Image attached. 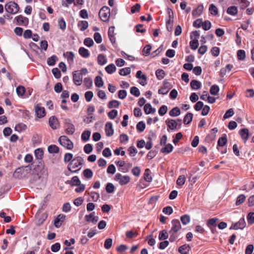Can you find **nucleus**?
Instances as JSON below:
<instances>
[{
  "label": "nucleus",
  "mask_w": 254,
  "mask_h": 254,
  "mask_svg": "<svg viewBox=\"0 0 254 254\" xmlns=\"http://www.w3.org/2000/svg\"><path fill=\"white\" fill-rule=\"evenodd\" d=\"M136 78L141 79L142 81H140V84L143 86L147 84V77L145 74H143L141 70L137 71L136 74Z\"/></svg>",
  "instance_id": "18"
},
{
  "label": "nucleus",
  "mask_w": 254,
  "mask_h": 254,
  "mask_svg": "<svg viewBox=\"0 0 254 254\" xmlns=\"http://www.w3.org/2000/svg\"><path fill=\"white\" fill-rule=\"evenodd\" d=\"M247 220L249 224L252 225L254 223V212H250L247 215Z\"/></svg>",
  "instance_id": "64"
},
{
  "label": "nucleus",
  "mask_w": 254,
  "mask_h": 254,
  "mask_svg": "<svg viewBox=\"0 0 254 254\" xmlns=\"http://www.w3.org/2000/svg\"><path fill=\"white\" fill-rule=\"evenodd\" d=\"M219 91V88L217 85H212L210 89V93L213 95H216Z\"/></svg>",
  "instance_id": "52"
},
{
  "label": "nucleus",
  "mask_w": 254,
  "mask_h": 254,
  "mask_svg": "<svg viewBox=\"0 0 254 254\" xmlns=\"http://www.w3.org/2000/svg\"><path fill=\"white\" fill-rule=\"evenodd\" d=\"M105 70L108 73L112 74L115 72L116 67L114 64H111L105 67Z\"/></svg>",
  "instance_id": "37"
},
{
  "label": "nucleus",
  "mask_w": 254,
  "mask_h": 254,
  "mask_svg": "<svg viewBox=\"0 0 254 254\" xmlns=\"http://www.w3.org/2000/svg\"><path fill=\"white\" fill-rule=\"evenodd\" d=\"M239 133L245 143L249 138V131L247 128H243L239 131Z\"/></svg>",
  "instance_id": "22"
},
{
  "label": "nucleus",
  "mask_w": 254,
  "mask_h": 254,
  "mask_svg": "<svg viewBox=\"0 0 254 254\" xmlns=\"http://www.w3.org/2000/svg\"><path fill=\"white\" fill-rule=\"evenodd\" d=\"M95 85L98 87H101L103 86L104 82L102 78L99 76H96L95 79Z\"/></svg>",
  "instance_id": "48"
},
{
  "label": "nucleus",
  "mask_w": 254,
  "mask_h": 254,
  "mask_svg": "<svg viewBox=\"0 0 254 254\" xmlns=\"http://www.w3.org/2000/svg\"><path fill=\"white\" fill-rule=\"evenodd\" d=\"M246 196L244 194H240L237 197L236 202V205L237 206L240 205L242 204L246 199Z\"/></svg>",
  "instance_id": "43"
},
{
  "label": "nucleus",
  "mask_w": 254,
  "mask_h": 254,
  "mask_svg": "<svg viewBox=\"0 0 254 254\" xmlns=\"http://www.w3.org/2000/svg\"><path fill=\"white\" fill-rule=\"evenodd\" d=\"M35 111L37 117L39 118H43L46 115L44 108L40 107L39 105L35 106Z\"/></svg>",
  "instance_id": "14"
},
{
  "label": "nucleus",
  "mask_w": 254,
  "mask_h": 254,
  "mask_svg": "<svg viewBox=\"0 0 254 254\" xmlns=\"http://www.w3.org/2000/svg\"><path fill=\"white\" fill-rule=\"evenodd\" d=\"M218 220V219L217 218H212L209 219L207 222V226L209 228H211V227H216V222Z\"/></svg>",
  "instance_id": "33"
},
{
  "label": "nucleus",
  "mask_w": 254,
  "mask_h": 254,
  "mask_svg": "<svg viewBox=\"0 0 254 254\" xmlns=\"http://www.w3.org/2000/svg\"><path fill=\"white\" fill-rule=\"evenodd\" d=\"M5 9L9 13L15 14L19 10V5L14 1H10L5 5Z\"/></svg>",
  "instance_id": "4"
},
{
  "label": "nucleus",
  "mask_w": 254,
  "mask_h": 254,
  "mask_svg": "<svg viewBox=\"0 0 254 254\" xmlns=\"http://www.w3.org/2000/svg\"><path fill=\"white\" fill-rule=\"evenodd\" d=\"M130 92L131 94L135 97H139L140 94L139 89L135 86H133L130 88Z\"/></svg>",
  "instance_id": "60"
},
{
  "label": "nucleus",
  "mask_w": 254,
  "mask_h": 254,
  "mask_svg": "<svg viewBox=\"0 0 254 254\" xmlns=\"http://www.w3.org/2000/svg\"><path fill=\"white\" fill-rule=\"evenodd\" d=\"M15 19L18 25L27 26L28 24V19L21 15L16 17Z\"/></svg>",
  "instance_id": "16"
},
{
  "label": "nucleus",
  "mask_w": 254,
  "mask_h": 254,
  "mask_svg": "<svg viewBox=\"0 0 254 254\" xmlns=\"http://www.w3.org/2000/svg\"><path fill=\"white\" fill-rule=\"evenodd\" d=\"M173 149V146L171 143L167 144L161 150L162 153L169 154L171 153Z\"/></svg>",
  "instance_id": "28"
},
{
  "label": "nucleus",
  "mask_w": 254,
  "mask_h": 254,
  "mask_svg": "<svg viewBox=\"0 0 254 254\" xmlns=\"http://www.w3.org/2000/svg\"><path fill=\"white\" fill-rule=\"evenodd\" d=\"M227 12L230 15H235L238 13L237 7L235 6H231L228 8Z\"/></svg>",
  "instance_id": "41"
},
{
  "label": "nucleus",
  "mask_w": 254,
  "mask_h": 254,
  "mask_svg": "<svg viewBox=\"0 0 254 254\" xmlns=\"http://www.w3.org/2000/svg\"><path fill=\"white\" fill-rule=\"evenodd\" d=\"M47 217L48 215L46 213H43L36 215L35 221L36 225L38 226H41L47 219Z\"/></svg>",
  "instance_id": "9"
},
{
  "label": "nucleus",
  "mask_w": 254,
  "mask_h": 254,
  "mask_svg": "<svg viewBox=\"0 0 254 254\" xmlns=\"http://www.w3.org/2000/svg\"><path fill=\"white\" fill-rule=\"evenodd\" d=\"M167 106L166 105H162L159 108L158 110V113L160 116H164L167 113Z\"/></svg>",
  "instance_id": "63"
},
{
  "label": "nucleus",
  "mask_w": 254,
  "mask_h": 254,
  "mask_svg": "<svg viewBox=\"0 0 254 254\" xmlns=\"http://www.w3.org/2000/svg\"><path fill=\"white\" fill-rule=\"evenodd\" d=\"M90 135H91L90 131L85 130L82 132V133L81 134V139L83 141L86 142L89 140Z\"/></svg>",
  "instance_id": "39"
},
{
  "label": "nucleus",
  "mask_w": 254,
  "mask_h": 254,
  "mask_svg": "<svg viewBox=\"0 0 254 254\" xmlns=\"http://www.w3.org/2000/svg\"><path fill=\"white\" fill-rule=\"evenodd\" d=\"M240 1V7L242 9H244L245 8L248 7L250 2L248 0H239Z\"/></svg>",
  "instance_id": "54"
},
{
  "label": "nucleus",
  "mask_w": 254,
  "mask_h": 254,
  "mask_svg": "<svg viewBox=\"0 0 254 254\" xmlns=\"http://www.w3.org/2000/svg\"><path fill=\"white\" fill-rule=\"evenodd\" d=\"M84 176L87 179H90L93 176V172L90 169H86L83 172Z\"/></svg>",
  "instance_id": "51"
},
{
  "label": "nucleus",
  "mask_w": 254,
  "mask_h": 254,
  "mask_svg": "<svg viewBox=\"0 0 254 254\" xmlns=\"http://www.w3.org/2000/svg\"><path fill=\"white\" fill-rule=\"evenodd\" d=\"M77 26L80 31H83L88 28V23L85 20H80L78 22Z\"/></svg>",
  "instance_id": "26"
},
{
  "label": "nucleus",
  "mask_w": 254,
  "mask_h": 254,
  "mask_svg": "<svg viewBox=\"0 0 254 254\" xmlns=\"http://www.w3.org/2000/svg\"><path fill=\"white\" fill-rule=\"evenodd\" d=\"M165 123L167 126V130L168 131L169 129L171 130H176L180 128L181 127V124L179 125L177 122L173 119H168L166 120Z\"/></svg>",
  "instance_id": "7"
},
{
  "label": "nucleus",
  "mask_w": 254,
  "mask_h": 254,
  "mask_svg": "<svg viewBox=\"0 0 254 254\" xmlns=\"http://www.w3.org/2000/svg\"><path fill=\"white\" fill-rule=\"evenodd\" d=\"M246 223L245 219L244 218H241L238 222L232 224L230 227V229H243L246 227Z\"/></svg>",
  "instance_id": "10"
},
{
  "label": "nucleus",
  "mask_w": 254,
  "mask_h": 254,
  "mask_svg": "<svg viewBox=\"0 0 254 254\" xmlns=\"http://www.w3.org/2000/svg\"><path fill=\"white\" fill-rule=\"evenodd\" d=\"M203 6L202 5H199L195 9L192 11V14L194 17L200 16L203 12Z\"/></svg>",
  "instance_id": "24"
},
{
  "label": "nucleus",
  "mask_w": 254,
  "mask_h": 254,
  "mask_svg": "<svg viewBox=\"0 0 254 254\" xmlns=\"http://www.w3.org/2000/svg\"><path fill=\"white\" fill-rule=\"evenodd\" d=\"M66 216L64 214H59L54 220V225L56 228H60L65 221Z\"/></svg>",
  "instance_id": "11"
},
{
  "label": "nucleus",
  "mask_w": 254,
  "mask_h": 254,
  "mask_svg": "<svg viewBox=\"0 0 254 254\" xmlns=\"http://www.w3.org/2000/svg\"><path fill=\"white\" fill-rule=\"evenodd\" d=\"M84 84L87 89H90L93 84L92 80L89 77L84 79Z\"/></svg>",
  "instance_id": "45"
},
{
  "label": "nucleus",
  "mask_w": 254,
  "mask_h": 254,
  "mask_svg": "<svg viewBox=\"0 0 254 254\" xmlns=\"http://www.w3.org/2000/svg\"><path fill=\"white\" fill-rule=\"evenodd\" d=\"M144 111L146 114L154 113L155 109L153 108L150 103H147L144 105Z\"/></svg>",
  "instance_id": "30"
},
{
  "label": "nucleus",
  "mask_w": 254,
  "mask_h": 254,
  "mask_svg": "<svg viewBox=\"0 0 254 254\" xmlns=\"http://www.w3.org/2000/svg\"><path fill=\"white\" fill-rule=\"evenodd\" d=\"M190 247L189 245H184L179 248V252L181 254H189Z\"/></svg>",
  "instance_id": "25"
},
{
  "label": "nucleus",
  "mask_w": 254,
  "mask_h": 254,
  "mask_svg": "<svg viewBox=\"0 0 254 254\" xmlns=\"http://www.w3.org/2000/svg\"><path fill=\"white\" fill-rule=\"evenodd\" d=\"M114 27L112 26L109 28L108 30V36L110 38V40L111 41L112 44H114L116 43V39L114 35Z\"/></svg>",
  "instance_id": "27"
},
{
  "label": "nucleus",
  "mask_w": 254,
  "mask_h": 254,
  "mask_svg": "<svg viewBox=\"0 0 254 254\" xmlns=\"http://www.w3.org/2000/svg\"><path fill=\"white\" fill-rule=\"evenodd\" d=\"M58 141L62 146L68 150H72L73 148V142L66 136H60Z\"/></svg>",
  "instance_id": "2"
},
{
  "label": "nucleus",
  "mask_w": 254,
  "mask_h": 254,
  "mask_svg": "<svg viewBox=\"0 0 254 254\" xmlns=\"http://www.w3.org/2000/svg\"><path fill=\"white\" fill-rule=\"evenodd\" d=\"M112 243L113 240L111 238L107 239L104 243V248L107 250L110 249L112 246Z\"/></svg>",
  "instance_id": "61"
},
{
  "label": "nucleus",
  "mask_w": 254,
  "mask_h": 254,
  "mask_svg": "<svg viewBox=\"0 0 254 254\" xmlns=\"http://www.w3.org/2000/svg\"><path fill=\"white\" fill-rule=\"evenodd\" d=\"M58 60V57L56 55H53L47 59V64L49 65L53 66Z\"/></svg>",
  "instance_id": "35"
},
{
  "label": "nucleus",
  "mask_w": 254,
  "mask_h": 254,
  "mask_svg": "<svg viewBox=\"0 0 254 254\" xmlns=\"http://www.w3.org/2000/svg\"><path fill=\"white\" fill-rule=\"evenodd\" d=\"M167 13L168 14V19L166 21V26L167 30L171 32L173 30L174 23V12L172 9H167Z\"/></svg>",
  "instance_id": "6"
},
{
  "label": "nucleus",
  "mask_w": 254,
  "mask_h": 254,
  "mask_svg": "<svg viewBox=\"0 0 254 254\" xmlns=\"http://www.w3.org/2000/svg\"><path fill=\"white\" fill-rule=\"evenodd\" d=\"M172 227L170 230L173 232H178V231L181 229V225L180 222L178 219H173L172 221Z\"/></svg>",
  "instance_id": "17"
},
{
  "label": "nucleus",
  "mask_w": 254,
  "mask_h": 254,
  "mask_svg": "<svg viewBox=\"0 0 254 254\" xmlns=\"http://www.w3.org/2000/svg\"><path fill=\"white\" fill-rule=\"evenodd\" d=\"M151 50V46L150 45L148 44L146 45L142 50V54L145 56H148L150 53Z\"/></svg>",
  "instance_id": "56"
},
{
  "label": "nucleus",
  "mask_w": 254,
  "mask_h": 254,
  "mask_svg": "<svg viewBox=\"0 0 254 254\" xmlns=\"http://www.w3.org/2000/svg\"><path fill=\"white\" fill-rule=\"evenodd\" d=\"M157 78L159 80L162 79L165 74V71L163 69H157L155 72Z\"/></svg>",
  "instance_id": "50"
},
{
  "label": "nucleus",
  "mask_w": 254,
  "mask_h": 254,
  "mask_svg": "<svg viewBox=\"0 0 254 254\" xmlns=\"http://www.w3.org/2000/svg\"><path fill=\"white\" fill-rule=\"evenodd\" d=\"M115 180L118 182L121 185H124L127 184V176H123L119 173H117L116 175Z\"/></svg>",
  "instance_id": "15"
},
{
  "label": "nucleus",
  "mask_w": 254,
  "mask_h": 254,
  "mask_svg": "<svg viewBox=\"0 0 254 254\" xmlns=\"http://www.w3.org/2000/svg\"><path fill=\"white\" fill-rule=\"evenodd\" d=\"M73 81L77 86H79L82 82V76L78 73V71H74L72 73Z\"/></svg>",
  "instance_id": "12"
},
{
  "label": "nucleus",
  "mask_w": 254,
  "mask_h": 254,
  "mask_svg": "<svg viewBox=\"0 0 254 254\" xmlns=\"http://www.w3.org/2000/svg\"><path fill=\"white\" fill-rule=\"evenodd\" d=\"M210 13L213 15H216L218 13V10L217 7L214 4H211L209 7Z\"/></svg>",
  "instance_id": "44"
},
{
  "label": "nucleus",
  "mask_w": 254,
  "mask_h": 254,
  "mask_svg": "<svg viewBox=\"0 0 254 254\" xmlns=\"http://www.w3.org/2000/svg\"><path fill=\"white\" fill-rule=\"evenodd\" d=\"M84 159L81 156L75 157L68 165L69 171L72 173H76L81 169V166L83 164Z\"/></svg>",
  "instance_id": "1"
},
{
  "label": "nucleus",
  "mask_w": 254,
  "mask_h": 254,
  "mask_svg": "<svg viewBox=\"0 0 254 254\" xmlns=\"http://www.w3.org/2000/svg\"><path fill=\"white\" fill-rule=\"evenodd\" d=\"M31 170V167L29 166L19 167L15 170L13 176L16 179L21 178L24 173H29Z\"/></svg>",
  "instance_id": "3"
},
{
  "label": "nucleus",
  "mask_w": 254,
  "mask_h": 254,
  "mask_svg": "<svg viewBox=\"0 0 254 254\" xmlns=\"http://www.w3.org/2000/svg\"><path fill=\"white\" fill-rule=\"evenodd\" d=\"M110 16V9L106 6L101 8L99 12V16L104 22L108 21Z\"/></svg>",
  "instance_id": "5"
},
{
  "label": "nucleus",
  "mask_w": 254,
  "mask_h": 254,
  "mask_svg": "<svg viewBox=\"0 0 254 254\" xmlns=\"http://www.w3.org/2000/svg\"><path fill=\"white\" fill-rule=\"evenodd\" d=\"M168 238V233L166 230H163L159 232V239L160 240H166Z\"/></svg>",
  "instance_id": "47"
},
{
  "label": "nucleus",
  "mask_w": 254,
  "mask_h": 254,
  "mask_svg": "<svg viewBox=\"0 0 254 254\" xmlns=\"http://www.w3.org/2000/svg\"><path fill=\"white\" fill-rule=\"evenodd\" d=\"M120 103L119 101L117 100H112L109 102L108 104V107L110 109H112L113 108H118L119 106Z\"/></svg>",
  "instance_id": "53"
},
{
  "label": "nucleus",
  "mask_w": 254,
  "mask_h": 254,
  "mask_svg": "<svg viewBox=\"0 0 254 254\" xmlns=\"http://www.w3.org/2000/svg\"><path fill=\"white\" fill-rule=\"evenodd\" d=\"M181 114V111L180 109L177 107L173 108L170 112L169 115L171 117H177L180 115Z\"/></svg>",
  "instance_id": "34"
},
{
  "label": "nucleus",
  "mask_w": 254,
  "mask_h": 254,
  "mask_svg": "<svg viewBox=\"0 0 254 254\" xmlns=\"http://www.w3.org/2000/svg\"><path fill=\"white\" fill-rule=\"evenodd\" d=\"M64 56L66 58L67 62L69 64H73L75 55L72 52H66L64 54Z\"/></svg>",
  "instance_id": "23"
},
{
  "label": "nucleus",
  "mask_w": 254,
  "mask_h": 254,
  "mask_svg": "<svg viewBox=\"0 0 254 254\" xmlns=\"http://www.w3.org/2000/svg\"><path fill=\"white\" fill-rule=\"evenodd\" d=\"M227 142V138L226 135L220 137L218 140L217 144L218 146L220 147H223L226 144Z\"/></svg>",
  "instance_id": "36"
},
{
  "label": "nucleus",
  "mask_w": 254,
  "mask_h": 254,
  "mask_svg": "<svg viewBox=\"0 0 254 254\" xmlns=\"http://www.w3.org/2000/svg\"><path fill=\"white\" fill-rule=\"evenodd\" d=\"M49 126L53 129H57L59 127V122L55 116H52L49 118Z\"/></svg>",
  "instance_id": "13"
},
{
  "label": "nucleus",
  "mask_w": 254,
  "mask_h": 254,
  "mask_svg": "<svg viewBox=\"0 0 254 254\" xmlns=\"http://www.w3.org/2000/svg\"><path fill=\"white\" fill-rule=\"evenodd\" d=\"M172 88L171 84L167 80L163 81V86L158 90V93L160 94H166Z\"/></svg>",
  "instance_id": "8"
},
{
  "label": "nucleus",
  "mask_w": 254,
  "mask_h": 254,
  "mask_svg": "<svg viewBox=\"0 0 254 254\" xmlns=\"http://www.w3.org/2000/svg\"><path fill=\"white\" fill-rule=\"evenodd\" d=\"M43 154L44 152L43 150L41 148H38L35 150V157L38 160H42L43 156Z\"/></svg>",
  "instance_id": "42"
},
{
  "label": "nucleus",
  "mask_w": 254,
  "mask_h": 254,
  "mask_svg": "<svg viewBox=\"0 0 254 254\" xmlns=\"http://www.w3.org/2000/svg\"><path fill=\"white\" fill-rule=\"evenodd\" d=\"M80 181L78 177L76 176H74L72 178L71 180H67L65 182L66 184L70 185L71 187L76 186L78 185H79L80 183Z\"/></svg>",
  "instance_id": "21"
},
{
  "label": "nucleus",
  "mask_w": 254,
  "mask_h": 254,
  "mask_svg": "<svg viewBox=\"0 0 254 254\" xmlns=\"http://www.w3.org/2000/svg\"><path fill=\"white\" fill-rule=\"evenodd\" d=\"M201 82L196 80H192L190 83L191 88L194 90H197L201 87Z\"/></svg>",
  "instance_id": "31"
},
{
  "label": "nucleus",
  "mask_w": 254,
  "mask_h": 254,
  "mask_svg": "<svg viewBox=\"0 0 254 254\" xmlns=\"http://www.w3.org/2000/svg\"><path fill=\"white\" fill-rule=\"evenodd\" d=\"M237 58L239 60H244L246 58V53L244 50H239L237 52Z\"/></svg>",
  "instance_id": "58"
},
{
  "label": "nucleus",
  "mask_w": 254,
  "mask_h": 254,
  "mask_svg": "<svg viewBox=\"0 0 254 254\" xmlns=\"http://www.w3.org/2000/svg\"><path fill=\"white\" fill-rule=\"evenodd\" d=\"M106 190L108 193H113L115 190V187L112 183H108L106 187Z\"/></svg>",
  "instance_id": "55"
},
{
  "label": "nucleus",
  "mask_w": 254,
  "mask_h": 254,
  "mask_svg": "<svg viewBox=\"0 0 254 254\" xmlns=\"http://www.w3.org/2000/svg\"><path fill=\"white\" fill-rule=\"evenodd\" d=\"M106 134L108 136H112L114 133V129L112 127V124L110 122L106 123L105 126Z\"/></svg>",
  "instance_id": "19"
},
{
  "label": "nucleus",
  "mask_w": 254,
  "mask_h": 254,
  "mask_svg": "<svg viewBox=\"0 0 254 254\" xmlns=\"http://www.w3.org/2000/svg\"><path fill=\"white\" fill-rule=\"evenodd\" d=\"M177 232H173L172 230H170L169 233L170 235L169 241L171 242H173L176 240L178 238V235L177 234Z\"/></svg>",
  "instance_id": "59"
},
{
  "label": "nucleus",
  "mask_w": 254,
  "mask_h": 254,
  "mask_svg": "<svg viewBox=\"0 0 254 254\" xmlns=\"http://www.w3.org/2000/svg\"><path fill=\"white\" fill-rule=\"evenodd\" d=\"M98 63L99 65H102L107 63V59L103 54H100L97 58Z\"/></svg>",
  "instance_id": "40"
},
{
  "label": "nucleus",
  "mask_w": 254,
  "mask_h": 254,
  "mask_svg": "<svg viewBox=\"0 0 254 254\" xmlns=\"http://www.w3.org/2000/svg\"><path fill=\"white\" fill-rule=\"evenodd\" d=\"M181 220L183 224L187 225L189 224L190 221V216L187 214L184 215L181 217Z\"/></svg>",
  "instance_id": "46"
},
{
  "label": "nucleus",
  "mask_w": 254,
  "mask_h": 254,
  "mask_svg": "<svg viewBox=\"0 0 254 254\" xmlns=\"http://www.w3.org/2000/svg\"><path fill=\"white\" fill-rule=\"evenodd\" d=\"M190 47L192 50H196L199 45L198 40L193 39L190 43Z\"/></svg>",
  "instance_id": "57"
},
{
  "label": "nucleus",
  "mask_w": 254,
  "mask_h": 254,
  "mask_svg": "<svg viewBox=\"0 0 254 254\" xmlns=\"http://www.w3.org/2000/svg\"><path fill=\"white\" fill-rule=\"evenodd\" d=\"M48 150L50 153H58L59 152V148L56 145H50L48 147Z\"/></svg>",
  "instance_id": "38"
},
{
  "label": "nucleus",
  "mask_w": 254,
  "mask_h": 254,
  "mask_svg": "<svg viewBox=\"0 0 254 254\" xmlns=\"http://www.w3.org/2000/svg\"><path fill=\"white\" fill-rule=\"evenodd\" d=\"M65 131L67 134L72 135L75 132V127L74 125L70 123H65Z\"/></svg>",
  "instance_id": "20"
},
{
  "label": "nucleus",
  "mask_w": 254,
  "mask_h": 254,
  "mask_svg": "<svg viewBox=\"0 0 254 254\" xmlns=\"http://www.w3.org/2000/svg\"><path fill=\"white\" fill-rule=\"evenodd\" d=\"M192 118L193 114L191 113H188L184 118V124L185 125L189 124L192 121Z\"/></svg>",
  "instance_id": "32"
},
{
  "label": "nucleus",
  "mask_w": 254,
  "mask_h": 254,
  "mask_svg": "<svg viewBox=\"0 0 254 254\" xmlns=\"http://www.w3.org/2000/svg\"><path fill=\"white\" fill-rule=\"evenodd\" d=\"M145 128V124L142 122L140 121L138 122L136 125V128L139 132H142Z\"/></svg>",
  "instance_id": "62"
},
{
  "label": "nucleus",
  "mask_w": 254,
  "mask_h": 254,
  "mask_svg": "<svg viewBox=\"0 0 254 254\" xmlns=\"http://www.w3.org/2000/svg\"><path fill=\"white\" fill-rule=\"evenodd\" d=\"M78 52L80 56L84 58H87L90 56L89 51L84 47H80L79 49Z\"/></svg>",
  "instance_id": "29"
},
{
  "label": "nucleus",
  "mask_w": 254,
  "mask_h": 254,
  "mask_svg": "<svg viewBox=\"0 0 254 254\" xmlns=\"http://www.w3.org/2000/svg\"><path fill=\"white\" fill-rule=\"evenodd\" d=\"M58 25L59 28L62 30H64L66 28V22L64 18L61 17L58 20Z\"/></svg>",
  "instance_id": "49"
}]
</instances>
